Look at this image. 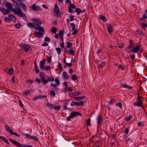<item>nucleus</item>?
Instances as JSON below:
<instances>
[{
  "label": "nucleus",
  "instance_id": "obj_20",
  "mask_svg": "<svg viewBox=\"0 0 147 147\" xmlns=\"http://www.w3.org/2000/svg\"><path fill=\"white\" fill-rule=\"evenodd\" d=\"M99 18L100 19L103 20L104 21L106 22L107 21V19L105 16H104L99 15Z\"/></svg>",
  "mask_w": 147,
  "mask_h": 147
},
{
  "label": "nucleus",
  "instance_id": "obj_19",
  "mask_svg": "<svg viewBox=\"0 0 147 147\" xmlns=\"http://www.w3.org/2000/svg\"><path fill=\"white\" fill-rule=\"evenodd\" d=\"M63 78L66 80H67L68 79L69 77L68 75L66 72H63Z\"/></svg>",
  "mask_w": 147,
  "mask_h": 147
},
{
  "label": "nucleus",
  "instance_id": "obj_57",
  "mask_svg": "<svg viewBox=\"0 0 147 147\" xmlns=\"http://www.w3.org/2000/svg\"><path fill=\"white\" fill-rule=\"evenodd\" d=\"M114 100L115 99L112 98L109 101L110 104H112L114 102Z\"/></svg>",
  "mask_w": 147,
  "mask_h": 147
},
{
  "label": "nucleus",
  "instance_id": "obj_5",
  "mask_svg": "<svg viewBox=\"0 0 147 147\" xmlns=\"http://www.w3.org/2000/svg\"><path fill=\"white\" fill-rule=\"evenodd\" d=\"M20 47L22 49H24L25 51L26 52H27L30 48V47L28 45L24 43L22 44Z\"/></svg>",
  "mask_w": 147,
  "mask_h": 147
},
{
  "label": "nucleus",
  "instance_id": "obj_13",
  "mask_svg": "<svg viewBox=\"0 0 147 147\" xmlns=\"http://www.w3.org/2000/svg\"><path fill=\"white\" fill-rule=\"evenodd\" d=\"M20 5L21 6L22 8L24 10L26 11H27V8H26V6L25 4L23 3V2L20 1Z\"/></svg>",
  "mask_w": 147,
  "mask_h": 147
},
{
  "label": "nucleus",
  "instance_id": "obj_40",
  "mask_svg": "<svg viewBox=\"0 0 147 147\" xmlns=\"http://www.w3.org/2000/svg\"><path fill=\"white\" fill-rule=\"evenodd\" d=\"M51 31L54 33L55 34L57 31V28H53L51 29Z\"/></svg>",
  "mask_w": 147,
  "mask_h": 147
},
{
  "label": "nucleus",
  "instance_id": "obj_50",
  "mask_svg": "<svg viewBox=\"0 0 147 147\" xmlns=\"http://www.w3.org/2000/svg\"><path fill=\"white\" fill-rule=\"evenodd\" d=\"M45 40L47 42H49L50 41L51 39L49 37H46L45 38Z\"/></svg>",
  "mask_w": 147,
  "mask_h": 147
},
{
  "label": "nucleus",
  "instance_id": "obj_15",
  "mask_svg": "<svg viewBox=\"0 0 147 147\" xmlns=\"http://www.w3.org/2000/svg\"><path fill=\"white\" fill-rule=\"evenodd\" d=\"M5 6L7 7L9 9H12V4L9 2H7L6 3Z\"/></svg>",
  "mask_w": 147,
  "mask_h": 147
},
{
  "label": "nucleus",
  "instance_id": "obj_3",
  "mask_svg": "<svg viewBox=\"0 0 147 147\" xmlns=\"http://www.w3.org/2000/svg\"><path fill=\"white\" fill-rule=\"evenodd\" d=\"M19 11H16V9H14V8L11 9V10L13 12V13L17 15L18 16L20 17H23L24 16L26 17V16L24 13H23L21 11V9H19Z\"/></svg>",
  "mask_w": 147,
  "mask_h": 147
},
{
  "label": "nucleus",
  "instance_id": "obj_64",
  "mask_svg": "<svg viewBox=\"0 0 147 147\" xmlns=\"http://www.w3.org/2000/svg\"><path fill=\"white\" fill-rule=\"evenodd\" d=\"M35 72L37 73H38L40 71L38 69V67L35 68Z\"/></svg>",
  "mask_w": 147,
  "mask_h": 147
},
{
  "label": "nucleus",
  "instance_id": "obj_33",
  "mask_svg": "<svg viewBox=\"0 0 147 147\" xmlns=\"http://www.w3.org/2000/svg\"><path fill=\"white\" fill-rule=\"evenodd\" d=\"M5 12H4L3 13V14H8L11 12L8 9H5Z\"/></svg>",
  "mask_w": 147,
  "mask_h": 147
},
{
  "label": "nucleus",
  "instance_id": "obj_2",
  "mask_svg": "<svg viewBox=\"0 0 147 147\" xmlns=\"http://www.w3.org/2000/svg\"><path fill=\"white\" fill-rule=\"evenodd\" d=\"M77 115H79L81 117L82 116V114L78 112L73 111V112L70 113L69 116L67 117L66 120L67 121H69L71 119Z\"/></svg>",
  "mask_w": 147,
  "mask_h": 147
},
{
  "label": "nucleus",
  "instance_id": "obj_56",
  "mask_svg": "<svg viewBox=\"0 0 147 147\" xmlns=\"http://www.w3.org/2000/svg\"><path fill=\"white\" fill-rule=\"evenodd\" d=\"M142 122H138L137 125L138 126H139V127L141 126H144V125H142Z\"/></svg>",
  "mask_w": 147,
  "mask_h": 147
},
{
  "label": "nucleus",
  "instance_id": "obj_55",
  "mask_svg": "<svg viewBox=\"0 0 147 147\" xmlns=\"http://www.w3.org/2000/svg\"><path fill=\"white\" fill-rule=\"evenodd\" d=\"M58 67L61 70V71H62V67L60 63H58Z\"/></svg>",
  "mask_w": 147,
  "mask_h": 147
},
{
  "label": "nucleus",
  "instance_id": "obj_28",
  "mask_svg": "<svg viewBox=\"0 0 147 147\" xmlns=\"http://www.w3.org/2000/svg\"><path fill=\"white\" fill-rule=\"evenodd\" d=\"M72 95L74 96H77L81 94L79 92H72L71 93Z\"/></svg>",
  "mask_w": 147,
  "mask_h": 147
},
{
  "label": "nucleus",
  "instance_id": "obj_26",
  "mask_svg": "<svg viewBox=\"0 0 147 147\" xmlns=\"http://www.w3.org/2000/svg\"><path fill=\"white\" fill-rule=\"evenodd\" d=\"M27 25L30 28L32 27L33 28V26H35V24L31 22L27 23Z\"/></svg>",
  "mask_w": 147,
  "mask_h": 147
},
{
  "label": "nucleus",
  "instance_id": "obj_4",
  "mask_svg": "<svg viewBox=\"0 0 147 147\" xmlns=\"http://www.w3.org/2000/svg\"><path fill=\"white\" fill-rule=\"evenodd\" d=\"M47 105L49 107L50 109H52L59 110L60 108V106H57L56 105H54L49 103H47Z\"/></svg>",
  "mask_w": 147,
  "mask_h": 147
},
{
  "label": "nucleus",
  "instance_id": "obj_41",
  "mask_svg": "<svg viewBox=\"0 0 147 147\" xmlns=\"http://www.w3.org/2000/svg\"><path fill=\"white\" fill-rule=\"evenodd\" d=\"M58 54H60L61 53V49L60 48H56V49Z\"/></svg>",
  "mask_w": 147,
  "mask_h": 147
},
{
  "label": "nucleus",
  "instance_id": "obj_63",
  "mask_svg": "<svg viewBox=\"0 0 147 147\" xmlns=\"http://www.w3.org/2000/svg\"><path fill=\"white\" fill-rule=\"evenodd\" d=\"M69 11L68 12L70 13H72L73 12V10L71 9V8L70 7H68Z\"/></svg>",
  "mask_w": 147,
  "mask_h": 147
},
{
  "label": "nucleus",
  "instance_id": "obj_58",
  "mask_svg": "<svg viewBox=\"0 0 147 147\" xmlns=\"http://www.w3.org/2000/svg\"><path fill=\"white\" fill-rule=\"evenodd\" d=\"M49 80L47 79V80H45V79L42 82H43V84H46L48 82V81Z\"/></svg>",
  "mask_w": 147,
  "mask_h": 147
},
{
  "label": "nucleus",
  "instance_id": "obj_16",
  "mask_svg": "<svg viewBox=\"0 0 147 147\" xmlns=\"http://www.w3.org/2000/svg\"><path fill=\"white\" fill-rule=\"evenodd\" d=\"M34 22L35 23L34 24H35L40 25L41 24L40 20L38 19H35V20L34 21Z\"/></svg>",
  "mask_w": 147,
  "mask_h": 147
},
{
  "label": "nucleus",
  "instance_id": "obj_21",
  "mask_svg": "<svg viewBox=\"0 0 147 147\" xmlns=\"http://www.w3.org/2000/svg\"><path fill=\"white\" fill-rule=\"evenodd\" d=\"M40 75L41 79L43 81L45 79L44 74L43 73L40 72Z\"/></svg>",
  "mask_w": 147,
  "mask_h": 147
},
{
  "label": "nucleus",
  "instance_id": "obj_61",
  "mask_svg": "<svg viewBox=\"0 0 147 147\" xmlns=\"http://www.w3.org/2000/svg\"><path fill=\"white\" fill-rule=\"evenodd\" d=\"M65 64L67 66L69 67H71L72 65V64L71 63H66Z\"/></svg>",
  "mask_w": 147,
  "mask_h": 147
},
{
  "label": "nucleus",
  "instance_id": "obj_24",
  "mask_svg": "<svg viewBox=\"0 0 147 147\" xmlns=\"http://www.w3.org/2000/svg\"><path fill=\"white\" fill-rule=\"evenodd\" d=\"M142 104V102H137L136 101V102L134 103V105L137 106H141Z\"/></svg>",
  "mask_w": 147,
  "mask_h": 147
},
{
  "label": "nucleus",
  "instance_id": "obj_49",
  "mask_svg": "<svg viewBox=\"0 0 147 147\" xmlns=\"http://www.w3.org/2000/svg\"><path fill=\"white\" fill-rule=\"evenodd\" d=\"M116 105L119 106L121 109H122V104L121 102H118L116 104Z\"/></svg>",
  "mask_w": 147,
  "mask_h": 147
},
{
  "label": "nucleus",
  "instance_id": "obj_47",
  "mask_svg": "<svg viewBox=\"0 0 147 147\" xmlns=\"http://www.w3.org/2000/svg\"><path fill=\"white\" fill-rule=\"evenodd\" d=\"M59 35L60 36H63V30H60L59 33Z\"/></svg>",
  "mask_w": 147,
  "mask_h": 147
},
{
  "label": "nucleus",
  "instance_id": "obj_44",
  "mask_svg": "<svg viewBox=\"0 0 147 147\" xmlns=\"http://www.w3.org/2000/svg\"><path fill=\"white\" fill-rule=\"evenodd\" d=\"M118 68L119 69L121 68L122 70H123L125 69V67L122 66L121 65H118Z\"/></svg>",
  "mask_w": 147,
  "mask_h": 147
},
{
  "label": "nucleus",
  "instance_id": "obj_38",
  "mask_svg": "<svg viewBox=\"0 0 147 147\" xmlns=\"http://www.w3.org/2000/svg\"><path fill=\"white\" fill-rule=\"evenodd\" d=\"M67 47L68 48H70V47H71L72 46V43L70 42H67Z\"/></svg>",
  "mask_w": 147,
  "mask_h": 147
},
{
  "label": "nucleus",
  "instance_id": "obj_39",
  "mask_svg": "<svg viewBox=\"0 0 147 147\" xmlns=\"http://www.w3.org/2000/svg\"><path fill=\"white\" fill-rule=\"evenodd\" d=\"M72 80H73L75 81L77 79V77L76 75H74L71 76Z\"/></svg>",
  "mask_w": 147,
  "mask_h": 147
},
{
  "label": "nucleus",
  "instance_id": "obj_12",
  "mask_svg": "<svg viewBox=\"0 0 147 147\" xmlns=\"http://www.w3.org/2000/svg\"><path fill=\"white\" fill-rule=\"evenodd\" d=\"M47 97V95H40L38 96H36L35 97L34 99H33V100L34 101H36L38 99H40L42 98H45Z\"/></svg>",
  "mask_w": 147,
  "mask_h": 147
},
{
  "label": "nucleus",
  "instance_id": "obj_48",
  "mask_svg": "<svg viewBox=\"0 0 147 147\" xmlns=\"http://www.w3.org/2000/svg\"><path fill=\"white\" fill-rule=\"evenodd\" d=\"M129 131V129L126 128L125 129V136L127 135Z\"/></svg>",
  "mask_w": 147,
  "mask_h": 147
},
{
  "label": "nucleus",
  "instance_id": "obj_54",
  "mask_svg": "<svg viewBox=\"0 0 147 147\" xmlns=\"http://www.w3.org/2000/svg\"><path fill=\"white\" fill-rule=\"evenodd\" d=\"M30 93L28 90H25L24 92L23 93L24 94H25V95H27L28 94H29Z\"/></svg>",
  "mask_w": 147,
  "mask_h": 147
},
{
  "label": "nucleus",
  "instance_id": "obj_37",
  "mask_svg": "<svg viewBox=\"0 0 147 147\" xmlns=\"http://www.w3.org/2000/svg\"><path fill=\"white\" fill-rule=\"evenodd\" d=\"M21 24L19 23H18L16 24H15L14 26L15 27L17 28H19L20 27Z\"/></svg>",
  "mask_w": 147,
  "mask_h": 147
},
{
  "label": "nucleus",
  "instance_id": "obj_51",
  "mask_svg": "<svg viewBox=\"0 0 147 147\" xmlns=\"http://www.w3.org/2000/svg\"><path fill=\"white\" fill-rule=\"evenodd\" d=\"M19 103L20 107H23L24 105L22 103V101H21V100H19Z\"/></svg>",
  "mask_w": 147,
  "mask_h": 147
},
{
  "label": "nucleus",
  "instance_id": "obj_46",
  "mask_svg": "<svg viewBox=\"0 0 147 147\" xmlns=\"http://www.w3.org/2000/svg\"><path fill=\"white\" fill-rule=\"evenodd\" d=\"M4 20L6 22H9V21L11 20L9 18H8L7 17H6L4 19Z\"/></svg>",
  "mask_w": 147,
  "mask_h": 147
},
{
  "label": "nucleus",
  "instance_id": "obj_43",
  "mask_svg": "<svg viewBox=\"0 0 147 147\" xmlns=\"http://www.w3.org/2000/svg\"><path fill=\"white\" fill-rule=\"evenodd\" d=\"M126 51H127V52L129 53L130 51H133V49H131L130 47H128L127 49H126Z\"/></svg>",
  "mask_w": 147,
  "mask_h": 147
},
{
  "label": "nucleus",
  "instance_id": "obj_30",
  "mask_svg": "<svg viewBox=\"0 0 147 147\" xmlns=\"http://www.w3.org/2000/svg\"><path fill=\"white\" fill-rule=\"evenodd\" d=\"M132 116L131 115H129L125 119V121L128 122L132 118Z\"/></svg>",
  "mask_w": 147,
  "mask_h": 147
},
{
  "label": "nucleus",
  "instance_id": "obj_23",
  "mask_svg": "<svg viewBox=\"0 0 147 147\" xmlns=\"http://www.w3.org/2000/svg\"><path fill=\"white\" fill-rule=\"evenodd\" d=\"M84 105L83 102L82 101H80L79 102H76V105L78 106H83Z\"/></svg>",
  "mask_w": 147,
  "mask_h": 147
},
{
  "label": "nucleus",
  "instance_id": "obj_27",
  "mask_svg": "<svg viewBox=\"0 0 147 147\" xmlns=\"http://www.w3.org/2000/svg\"><path fill=\"white\" fill-rule=\"evenodd\" d=\"M75 12H76L78 15H79L80 12H82L81 9L80 8H76V10Z\"/></svg>",
  "mask_w": 147,
  "mask_h": 147
},
{
  "label": "nucleus",
  "instance_id": "obj_22",
  "mask_svg": "<svg viewBox=\"0 0 147 147\" xmlns=\"http://www.w3.org/2000/svg\"><path fill=\"white\" fill-rule=\"evenodd\" d=\"M140 47V45L136 46V47L134 48V50L133 51V52L136 53L138 52L139 49Z\"/></svg>",
  "mask_w": 147,
  "mask_h": 147
},
{
  "label": "nucleus",
  "instance_id": "obj_8",
  "mask_svg": "<svg viewBox=\"0 0 147 147\" xmlns=\"http://www.w3.org/2000/svg\"><path fill=\"white\" fill-rule=\"evenodd\" d=\"M103 118L102 115H99L97 118L98 125L101 124Z\"/></svg>",
  "mask_w": 147,
  "mask_h": 147
},
{
  "label": "nucleus",
  "instance_id": "obj_60",
  "mask_svg": "<svg viewBox=\"0 0 147 147\" xmlns=\"http://www.w3.org/2000/svg\"><path fill=\"white\" fill-rule=\"evenodd\" d=\"M5 142L7 144H10L8 142V140L7 139L5 138V139L3 141Z\"/></svg>",
  "mask_w": 147,
  "mask_h": 147
},
{
  "label": "nucleus",
  "instance_id": "obj_62",
  "mask_svg": "<svg viewBox=\"0 0 147 147\" xmlns=\"http://www.w3.org/2000/svg\"><path fill=\"white\" fill-rule=\"evenodd\" d=\"M85 98V96H82L81 97H78V100H80L82 99Z\"/></svg>",
  "mask_w": 147,
  "mask_h": 147
},
{
  "label": "nucleus",
  "instance_id": "obj_52",
  "mask_svg": "<svg viewBox=\"0 0 147 147\" xmlns=\"http://www.w3.org/2000/svg\"><path fill=\"white\" fill-rule=\"evenodd\" d=\"M50 94H52V95H53V96H55V92H54L53 91H52V90H50Z\"/></svg>",
  "mask_w": 147,
  "mask_h": 147
},
{
  "label": "nucleus",
  "instance_id": "obj_11",
  "mask_svg": "<svg viewBox=\"0 0 147 147\" xmlns=\"http://www.w3.org/2000/svg\"><path fill=\"white\" fill-rule=\"evenodd\" d=\"M5 72L8 74L12 75L13 72V68H11L9 69H6Z\"/></svg>",
  "mask_w": 147,
  "mask_h": 147
},
{
  "label": "nucleus",
  "instance_id": "obj_34",
  "mask_svg": "<svg viewBox=\"0 0 147 147\" xmlns=\"http://www.w3.org/2000/svg\"><path fill=\"white\" fill-rule=\"evenodd\" d=\"M51 67L50 66H45V67L43 69L44 70H47V71H49L51 69Z\"/></svg>",
  "mask_w": 147,
  "mask_h": 147
},
{
  "label": "nucleus",
  "instance_id": "obj_35",
  "mask_svg": "<svg viewBox=\"0 0 147 147\" xmlns=\"http://www.w3.org/2000/svg\"><path fill=\"white\" fill-rule=\"evenodd\" d=\"M90 119H87L86 123V124L88 126H90L91 125L90 123Z\"/></svg>",
  "mask_w": 147,
  "mask_h": 147
},
{
  "label": "nucleus",
  "instance_id": "obj_6",
  "mask_svg": "<svg viewBox=\"0 0 147 147\" xmlns=\"http://www.w3.org/2000/svg\"><path fill=\"white\" fill-rule=\"evenodd\" d=\"M44 30L43 28H41L38 32L35 33V34L37 35V36L38 37H41L42 36V35L44 34Z\"/></svg>",
  "mask_w": 147,
  "mask_h": 147
},
{
  "label": "nucleus",
  "instance_id": "obj_1",
  "mask_svg": "<svg viewBox=\"0 0 147 147\" xmlns=\"http://www.w3.org/2000/svg\"><path fill=\"white\" fill-rule=\"evenodd\" d=\"M9 142H11L14 145L18 147H32V146L30 145H26L25 144H21L15 140H13L11 139H9Z\"/></svg>",
  "mask_w": 147,
  "mask_h": 147
},
{
  "label": "nucleus",
  "instance_id": "obj_29",
  "mask_svg": "<svg viewBox=\"0 0 147 147\" xmlns=\"http://www.w3.org/2000/svg\"><path fill=\"white\" fill-rule=\"evenodd\" d=\"M123 88H125L129 89H131L132 87L129 85H123V86H121Z\"/></svg>",
  "mask_w": 147,
  "mask_h": 147
},
{
  "label": "nucleus",
  "instance_id": "obj_31",
  "mask_svg": "<svg viewBox=\"0 0 147 147\" xmlns=\"http://www.w3.org/2000/svg\"><path fill=\"white\" fill-rule=\"evenodd\" d=\"M36 5L35 4H34L33 5H32L31 7L30 8L31 9H32V10L36 11Z\"/></svg>",
  "mask_w": 147,
  "mask_h": 147
},
{
  "label": "nucleus",
  "instance_id": "obj_10",
  "mask_svg": "<svg viewBox=\"0 0 147 147\" xmlns=\"http://www.w3.org/2000/svg\"><path fill=\"white\" fill-rule=\"evenodd\" d=\"M54 13L57 15H58L59 12V9L57 5L56 4L55 5V7L54 9Z\"/></svg>",
  "mask_w": 147,
  "mask_h": 147
},
{
  "label": "nucleus",
  "instance_id": "obj_17",
  "mask_svg": "<svg viewBox=\"0 0 147 147\" xmlns=\"http://www.w3.org/2000/svg\"><path fill=\"white\" fill-rule=\"evenodd\" d=\"M30 139L33 140L34 141H37L38 142H39V140L38 138L35 136H31Z\"/></svg>",
  "mask_w": 147,
  "mask_h": 147
},
{
  "label": "nucleus",
  "instance_id": "obj_36",
  "mask_svg": "<svg viewBox=\"0 0 147 147\" xmlns=\"http://www.w3.org/2000/svg\"><path fill=\"white\" fill-rule=\"evenodd\" d=\"M69 53L71 55H74L75 54L74 53V51L73 50L70 49L69 52Z\"/></svg>",
  "mask_w": 147,
  "mask_h": 147
},
{
  "label": "nucleus",
  "instance_id": "obj_14",
  "mask_svg": "<svg viewBox=\"0 0 147 147\" xmlns=\"http://www.w3.org/2000/svg\"><path fill=\"white\" fill-rule=\"evenodd\" d=\"M8 132L11 135H14L18 137H20V135L17 134L15 132H13L11 130H9L8 131Z\"/></svg>",
  "mask_w": 147,
  "mask_h": 147
},
{
  "label": "nucleus",
  "instance_id": "obj_9",
  "mask_svg": "<svg viewBox=\"0 0 147 147\" xmlns=\"http://www.w3.org/2000/svg\"><path fill=\"white\" fill-rule=\"evenodd\" d=\"M46 63V60L43 59L42 60L40 61V68H42L43 69L45 67V65Z\"/></svg>",
  "mask_w": 147,
  "mask_h": 147
},
{
  "label": "nucleus",
  "instance_id": "obj_32",
  "mask_svg": "<svg viewBox=\"0 0 147 147\" xmlns=\"http://www.w3.org/2000/svg\"><path fill=\"white\" fill-rule=\"evenodd\" d=\"M48 77L47 79H48V80H49V82H53L54 81V79L52 78V77L49 76Z\"/></svg>",
  "mask_w": 147,
  "mask_h": 147
},
{
  "label": "nucleus",
  "instance_id": "obj_53",
  "mask_svg": "<svg viewBox=\"0 0 147 147\" xmlns=\"http://www.w3.org/2000/svg\"><path fill=\"white\" fill-rule=\"evenodd\" d=\"M55 81L57 85H59L60 84L59 80L57 78L55 80Z\"/></svg>",
  "mask_w": 147,
  "mask_h": 147
},
{
  "label": "nucleus",
  "instance_id": "obj_45",
  "mask_svg": "<svg viewBox=\"0 0 147 147\" xmlns=\"http://www.w3.org/2000/svg\"><path fill=\"white\" fill-rule=\"evenodd\" d=\"M23 135L25 136L26 137L28 138H29L30 139V138L31 137V136L29 134H24Z\"/></svg>",
  "mask_w": 147,
  "mask_h": 147
},
{
  "label": "nucleus",
  "instance_id": "obj_7",
  "mask_svg": "<svg viewBox=\"0 0 147 147\" xmlns=\"http://www.w3.org/2000/svg\"><path fill=\"white\" fill-rule=\"evenodd\" d=\"M107 28L109 33L112 32L113 30V28L112 25L110 24H107Z\"/></svg>",
  "mask_w": 147,
  "mask_h": 147
},
{
  "label": "nucleus",
  "instance_id": "obj_18",
  "mask_svg": "<svg viewBox=\"0 0 147 147\" xmlns=\"http://www.w3.org/2000/svg\"><path fill=\"white\" fill-rule=\"evenodd\" d=\"M41 28H43L38 24H35V26H33V28L35 29L36 30H39L41 29Z\"/></svg>",
  "mask_w": 147,
  "mask_h": 147
},
{
  "label": "nucleus",
  "instance_id": "obj_42",
  "mask_svg": "<svg viewBox=\"0 0 147 147\" xmlns=\"http://www.w3.org/2000/svg\"><path fill=\"white\" fill-rule=\"evenodd\" d=\"M70 7H70L71 8H74V9H76V6L74 4L70 3V4H69Z\"/></svg>",
  "mask_w": 147,
  "mask_h": 147
},
{
  "label": "nucleus",
  "instance_id": "obj_25",
  "mask_svg": "<svg viewBox=\"0 0 147 147\" xmlns=\"http://www.w3.org/2000/svg\"><path fill=\"white\" fill-rule=\"evenodd\" d=\"M106 63V62L105 61L103 62V63H102L99 66L98 69H100V68L102 69V68L105 66V64Z\"/></svg>",
  "mask_w": 147,
  "mask_h": 147
},
{
  "label": "nucleus",
  "instance_id": "obj_59",
  "mask_svg": "<svg viewBox=\"0 0 147 147\" xmlns=\"http://www.w3.org/2000/svg\"><path fill=\"white\" fill-rule=\"evenodd\" d=\"M5 127L6 129L7 130V131H9V130H10V129H9V126L7 125H5Z\"/></svg>",
  "mask_w": 147,
  "mask_h": 147
}]
</instances>
